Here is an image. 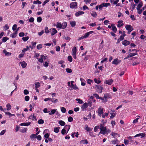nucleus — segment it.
<instances>
[{
  "mask_svg": "<svg viewBox=\"0 0 146 146\" xmlns=\"http://www.w3.org/2000/svg\"><path fill=\"white\" fill-rule=\"evenodd\" d=\"M29 38L28 36H25L23 37L22 39L24 41H26L28 40Z\"/></svg>",
  "mask_w": 146,
  "mask_h": 146,
  "instance_id": "49",
  "label": "nucleus"
},
{
  "mask_svg": "<svg viewBox=\"0 0 146 146\" xmlns=\"http://www.w3.org/2000/svg\"><path fill=\"white\" fill-rule=\"evenodd\" d=\"M111 135L114 138H116L120 137V135L116 133L112 132Z\"/></svg>",
  "mask_w": 146,
  "mask_h": 146,
  "instance_id": "15",
  "label": "nucleus"
},
{
  "mask_svg": "<svg viewBox=\"0 0 146 146\" xmlns=\"http://www.w3.org/2000/svg\"><path fill=\"white\" fill-rule=\"evenodd\" d=\"M35 88H38L40 86V83L39 82H35Z\"/></svg>",
  "mask_w": 146,
  "mask_h": 146,
  "instance_id": "34",
  "label": "nucleus"
},
{
  "mask_svg": "<svg viewBox=\"0 0 146 146\" xmlns=\"http://www.w3.org/2000/svg\"><path fill=\"white\" fill-rule=\"evenodd\" d=\"M51 101L54 103H55L58 102V100L57 99H55L54 98H53L51 99Z\"/></svg>",
  "mask_w": 146,
  "mask_h": 146,
  "instance_id": "59",
  "label": "nucleus"
},
{
  "mask_svg": "<svg viewBox=\"0 0 146 146\" xmlns=\"http://www.w3.org/2000/svg\"><path fill=\"white\" fill-rule=\"evenodd\" d=\"M5 114L8 115L10 116V117L12 116H15V115L14 114H12L9 112H5Z\"/></svg>",
  "mask_w": 146,
  "mask_h": 146,
  "instance_id": "46",
  "label": "nucleus"
},
{
  "mask_svg": "<svg viewBox=\"0 0 146 146\" xmlns=\"http://www.w3.org/2000/svg\"><path fill=\"white\" fill-rule=\"evenodd\" d=\"M27 129L26 128H24L23 129H21L20 130V131L22 133H25L27 131Z\"/></svg>",
  "mask_w": 146,
  "mask_h": 146,
  "instance_id": "39",
  "label": "nucleus"
},
{
  "mask_svg": "<svg viewBox=\"0 0 146 146\" xmlns=\"http://www.w3.org/2000/svg\"><path fill=\"white\" fill-rule=\"evenodd\" d=\"M70 127V125H66L65 126L64 128L66 130H67V133L68 132Z\"/></svg>",
  "mask_w": 146,
  "mask_h": 146,
  "instance_id": "25",
  "label": "nucleus"
},
{
  "mask_svg": "<svg viewBox=\"0 0 146 146\" xmlns=\"http://www.w3.org/2000/svg\"><path fill=\"white\" fill-rule=\"evenodd\" d=\"M46 58V56H44L43 55H42L40 56V58H38V61L39 62L42 63L43 60H45Z\"/></svg>",
  "mask_w": 146,
  "mask_h": 146,
  "instance_id": "6",
  "label": "nucleus"
},
{
  "mask_svg": "<svg viewBox=\"0 0 146 146\" xmlns=\"http://www.w3.org/2000/svg\"><path fill=\"white\" fill-rule=\"evenodd\" d=\"M19 64L21 65L23 68H25L27 66V63L24 61L20 62Z\"/></svg>",
  "mask_w": 146,
  "mask_h": 146,
  "instance_id": "9",
  "label": "nucleus"
},
{
  "mask_svg": "<svg viewBox=\"0 0 146 146\" xmlns=\"http://www.w3.org/2000/svg\"><path fill=\"white\" fill-rule=\"evenodd\" d=\"M38 123L39 124H43L44 123V121L42 119H40L39 120H38Z\"/></svg>",
  "mask_w": 146,
  "mask_h": 146,
  "instance_id": "53",
  "label": "nucleus"
},
{
  "mask_svg": "<svg viewBox=\"0 0 146 146\" xmlns=\"http://www.w3.org/2000/svg\"><path fill=\"white\" fill-rule=\"evenodd\" d=\"M73 120V118L72 117L70 116L68 118V121L71 122Z\"/></svg>",
  "mask_w": 146,
  "mask_h": 146,
  "instance_id": "64",
  "label": "nucleus"
},
{
  "mask_svg": "<svg viewBox=\"0 0 146 146\" xmlns=\"http://www.w3.org/2000/svg\"><path fill=\"white\" fill-rule=\"evenodd\" d=\"M29 119H32L33 120H36V117L34 115V114L31 115L29 116Z\"/></svg>",
  "mask_w": 146,
  "mask_h": 146,
  "instance_id": "23",
  "label": "nucleus"
},
{
  "mask_svg": "<svg viewBox=\"0 0 146 146\" xmlns=\"http://www.w3.org/2000/svg\"><path fill=\"white\" fill-rule=\"evenodd\" d=\"M64 62V61L63 60H61L58 62V64H61V67H62L63 68H64L65 67V65L63 63Z\"/></svg>",
  "mask_w": 146,
  "mask_h": 146,
  "instance_id": "31",
  "label": "nucleus"
},
{
  "mask_svg": "<svg viewBox=\"0 0 146 146\" xmlns=\"http://www.w3.org/2000/svg\"><path fill=\"white\" fill-rule=\"evenodd\" d=\"M71 86L72 88V89H74L75 90H78V88L76 86V85H74L73 84L72 85H71Z\"/></svg>",
  "mask_w": 146,
  "mask_h": 146,
  "instance_id": "48",
  "label": "nucleus"
},
{
  "mask_svg": "<svg viewBox=\"0 0 146 146\" xmlns=\"http://www.w3.org/2000/svg\"><path fill=\"white\" fill-rule=\"evenodd\" d=\"M98 115L100 116H101V115L103 114V109L101 107L99 108L98 110Z\"/></svg>",
  "mask_w": 146,
  "mask_h": 146,
  "instance_id": "11",
  "label": "nucleus"
},
{
  "mask_svg": "<svg viewBox=\"0 0 146 146\" xmlns=\"http://www.w3.org/2000/svg\"><path fill=\"white\" fill-rule=\"evenodd\" d=\"M17 31H15V32L11 34L10 36L12 38H15L17 36Z\"/></svg>",
  "mask_w": 146,
  "mask_h": 146,
  "instance_id": "27",
  "label": "nucleus"
},
{
  "mask_svg": "<svg viewBox=\"0 0 146 146\" xmlns=\"http://www.w3.org/2000/svg\"><path fill=\"white\" fill-rule=\"evenodd\" d=\"M110 114L111 116L110 117V119H111L115 117V115L116 114V113H111Z\"/></svg>",
  "mask_w": 146,
  "mask_h": 146,
  "instance_id": "41",
  "label": "nucleus"
},
{
  "mask_svg": "<svg viewBox=\"0 0 146 146\" xmlns=\"http://www.w3.org/2000/svg\"><path fill=\"white\" fill-rule=\"evenodd\" d=\"M102 4L103 5V7H107L108 6H110V4L109 3H103Z\"/></svg>",
  "mask_w": 146,
  "mask_h": 146,
  "instance_id": "37",
  "label": "nucleus"
},
{
  "mask_svg": "<svg viewBox=\"0 0 146 146\" xmlns=\"http://www.w3.org/2000/svg\"><path fill=\"white\" fill-rule=\"evenodd\" d=\"M70 23L71 26L74 27L76 25V22L75 21H70Z\"/></svg>",
  "mask_w": 146,
  "mask_h": 146,
  "instance_id": "36",
  "label": "nucleus"
},
{
  "mask_svg": "<svg viewBox=\"0 0 146 146\" xmlns=\"http://www.w3.org/2000/svg\"><path fill=\"white\" fill-rule=\"evenodd\" d=\"M6 106L7 108V111L10 110L11 108V106L9 103H8L6 105Z\"/></svg>",
  "mask_w": 146,
  "mask_h": 146,
  "instance_id": "30",
  "label": "nucleus"
},
{
  "mask_svg": "<svg viewBox=\"0 0 146 146\" xmlns=\"http://www.w3.org/2000/svg\"><path fill=\"white\" fill-rule=\"evenodd\" d=\"M54 26H56L57 28L64 29L66 28L67 25V23L66 22H63L62 24L60 23L57 22L56 25L54 24Z\"/></svg>",
  "mask_w": 146,
  "mask_h": 146,
  "instance_id": "2",
  "label": "nucleus"
},
{
  "mask_svg": "<svg viewBox=\"0 0 146 146\" xmlns=\"http://www.w3.org/2000/svg\"><path fill=\"white\" fill-rule=\"evenodd\" d=\"M61 110L63 113H65L66 111V108L64 107H62L61 108Z\"/></svg>",
  "mask_w": 146,
  "mask_h": 146,
  "instance_id": "47",
  "label": "nucleus"
},
{
  "mask_svg": "<svg viewBox=\"0 0 146 146\" xmlns=\"http://www.w3.org/2000/svg\"><path fill=\"white\" fill-rule=\"evenodd\" d=\"M84 12L82 11H79L76 12L75 14V16L76 17H78L80 15L83 14Z\"/></svg>",
  "mask_w": 146,
  "mask_h": 146,
  "instance_id": "16",
  "label": "nucleus"
},
{
  "mask_svg": "<svg viewBox=\"0 0 146 146\" xmlns=\"http://www.w3.org/2000/svg\"><path fill=\"white\" fill-rule=\"evenodd\" d=\"M56 111H57V110L56 109H54L52 110L49 113V114L50 115H51L54 114Z\"/></svg>",
  "mask_w": 146,
  "mask_h": 146,
  "instance_id": "28",
  "label": "nucleus"
},
{
  "mask_svg": "<svg viewBox=\"0 0 146 146\" xmlns=\"http://www.w3.org/2000/svg\"><path fill=\"white\" fill-rule=\"evenodd\" d=\"M106 121L104 123L100 124V131L99 133V135L100 134H102L103 135H105V133L107 130V127L106 126H105L104 123H106Z\"/></svg>",
  "mask_w": 146,
  "mask_h": 146,
  "instance_id": "1",
  "label": "nucleus"
},
{
  "mask_svg": "<svg viewBox=\"0 0 146 146\" xmlns=\"http://www.w3.org/2000/svg\"><path fill=\"white\" fill-rule=\"evenodd\" d=\"M31 124L30 122H28L27 123H22L20 124L21 126H27Z\"/></svg>",
  "mask_w": 146,
  "mask_h": 146,
  "instance_id": "22",
  "label": "nucleus"
},
{
  "mask_svg": "<svg viewBox=\"0 0 146 146\" xmlns=\"http://www.w3.org/2000/svg\"><path fill=\"white\" fill-rule=\"evenodd\" d=\"M95 88L98 93H101L102 92L103 89L102 87L96 85Z\"/></svg>",
  "mask_w": 146,
  "mask_h": 146,
  "instance_id": "4",
  "label": "nucleus"
},
{
  "mask_svg": "<svg viewBox=\"0 0 146 146\" xmlns=\"http://www.w3.org/2000/svg\"><path fill=\"white\" fill-rule=\"evenodd\" d=\"M66 132V130L65 129L64 127L63 129H62L61 131V133L62 134L64 135L65 134Z\"/></svg>",
  "mask_w": 146,
  "mask_h": 146,
  "instance_id": "52",
  "label": "nucleus"
},
{
  "mask_svg": "<svg viewBox=\"0 0 146 146\" xmlns=\"http://www.w3.org/2000/svg\"><path fill=\"white\" fill-rule=\"evenodd\" d=\"M137 9V13L139 14H141V13H142V11H143L141 9Z\"/></svg>",
  "mask_w": 146,
  "mask_h": 146,
  "instance_id": "60",
  "label": "nucleus"
},
{
  "mask_svg": "<svg viewBox=\"0 0 146 146\" xmlns=\"http://www.w3.org/2000/svg\"><path fill=\"white\" fill-rule=\"evenodd\" d=\"M91 15L94 17H96L97 15V14L95 11H93L91 13Z\"/></svg>",
  "mask_w": 146,
  "mask_h": 146,
  "instance_id": "38",
  "label": "nucleus"
},
{
  "mask_svg": "<svg viewBox=\"0 0 146 146\" xmlns=\"http://www.w3.org/2000/svg\"><path fill=\"white\" fill-rule=\"evenodd\" d=\"M60 129V127H54V132L56 133H58Z\"/></svg>",
  "mask_w": 146,
  "mask_h": 146,
  "instance_id": "21",
  "label": "nucleus"
},
{
  "mask_svg": "<svg viewBox=\"0 0 146 146\" xmlns=\"http://www.w3.org/2000/svg\"><path fill=\"white\" fill-rule=\"evenodd\" d=\"M113 82V80L112 79H110L105 80L104 83L109 85H111Z\"/></svg>",
  "mask_w": 146,
  "mask_h": 146,
  "instance_id": "8",
  "label": "nucleus"
},
{
  "mask_svg": "<svg viewBox=\"0 0 146 146\" xmlns=\"http://www.w3.org/2000/svg\"><path fill=\"white\" fill-rule=\"evenodd\" d=\"M125 28L127 31L130 30H133V28L132 26L130 25H126L125 26Z\"/></svg>",
  "mask_w": 146,
  "mask_h": 146,
  "instance_id": "13",
  "label": "nucleus"
},
{
  "mask_svg": "<svg viewBox=\"0 0 146 146\" xmlns=\"http://www.w3.org/2000/svg\"><path fill=\"white\" fill-rule=\"evenodd\" d=\"M41 3H42L39 0L34 1L33 2V3L35 4H40Z\"/></svg>",
  "mask_w": 146,
  "mask_h": 146,
  "instance_id": "45",
  "label": "nucleus"
},
{
  "mask_svg": "<svg viewBox=\"0 0 146 146\" xmlns=\"http://www.w3.org/2000/svg\"><path fill=\"white\" fill-rule=\"evenodd\" d=\"M120 62V61L117 58L115 59L112 62L113 64L116 65L118 64Z\"/></svg>",
  "mask_w": 146,
  "mask_h": 146,
  "instance_id": "10",
  "label": "nucleus"
},
{
  "mask_svg": "<svg viewBox=\"0 0 146 146\" xmlns=\"http://www.w3.org/2000/svg\"><path fill=\"white\" fill-rule=\"evenodd\" d=\"M8 39V38L7 36L3 37L2 39V41L3 42H6L7 40Z\"/></svg>",
  "mask_w": 146,
  "mask_h": 146,
  "instance_id": "51",
  "label": "nucleus"
},
{
  "mask_svg": "<svg viewBox=\"0 0 146 146\" xmlns=\"http://www.w3.org/2000/svg\"><path fill=\"white\" fill-rule=\"evenodd\" d=\"M3 52L5 54V55L7 56H9L11 54V53H10L9 52H7L6 50L5 49L3 50Z\"/></svg>",
  "mask_w": 146,
  "mask_h": 146,
  "instance_id": "24",
  "label": "nucleus"
},
{
  "mask_svg": "<svg viewBox=\"0 0 146 146\" xmlns=\"http://www.w3.org/2000/svg\"><path fill=\"white\" fill-rule=\"evenodd\" d=\"M80 143L83 144H87L88 143V141L86 139H85L84 140H82L80 141Z\"/></svg>",
  "mask_w": 146,
  "mask_h": 146,
  "instance_id": "33",
  "label": "nucleus"
},
{
  "mask_svg": "<svg viewBox=\"0 0 146 146\" xmlns=\"http://www.w3.org/2000/svg\"><path fill=\"white\" fill-rule=\"evenodd\" d=\"M117 23L118 24L117 25V26L118 27H120L123 25V21L122 20L119 21L117 22Z\"/></svg>",
  "mask_w": 146,
  "mask_h": 146,
  "instance_id": "17",
  "label": "nucleus"
},
{
  "mask_svg": "<svg viewBox=\"0 0 146 146\" xmlns=\"http://www.w3.org/2000/svg\"><path fill=\"white\" fill-rule=\"evenodd\" d=\"M50 31L51 32V36H53L57 33V31L55 29L52 28L50 29Z\"/></svg>",
  "mask_w": 146,
  "mask_h": 146,
  "instance_id": "5",
  "label": "nucleus"
},
{
  "mask_svg": "<svg viewBox=\"0 0 146 146\" xmlns=\"http://www.w3.org/2000/svg\"><path fill=\"white\" fill-rule=\"evenodd\" d=\"M125 34H123L120 36L119 38L121 40H123L124 39V37L125 36Z\"/></svg>",
  "mask_w": 146,
  "mask_h": 146,
  "instance_id": "44",
  "label": "nucleus"
},
{
  "mask_svg": "<svg viewBox=\"0 0 146 146\" xmlns=\"http://www.w3.org/2000/svg\"><path fill=\"white\" fill-rule=\"evenodd\" d=\"M108 113H105L104 114H102V117L103 118H105L106 117H107L108 116Z\"/></svg>",
  "mask_w": 146,
  "mask_h": 146,
  "instance_id": "57",
  "label": "nucleus"
},
{
  "mask_svg": "<svg viewBox=\"0 0 146 146\" xmlns=\"http://www.w3.org/2000/svg\"><path fill=\"white\" fill-rule=\"evenodd\" d=\"M77 6V3L76 2H72L70 5V7L72 9L76 7Z\"/></svg>",
  "mask_w": 146,
  "mask_h": 146,
  "instance_id": "7",
  "label": "nucleus"
},
{
  "mask_svg": "<svg viewBox=\"0 0 146 146\" xmlns=\"http://www.w3.org/2000/svg\"><path fill=\"white\" fill-rule=\"evenodd\" d=\"M76 100L78 101V103L79 104H82L83 103V101L81 100L80 99L76 98Z\"/></svg>",
  "mask_w": 146,
  "mask_h": 146,
  "instance_id": "35",
  "label": "nucleus"
},
{
  "mask_svg": "<svg viewBox=\"0 0 146 146\" xmlns=\"http://www.w3.org/2000/svg\"><path fill=\"white\" fill-rule=\"evenodd\" d=\"M42 48V45L41 44H39L37 46V49L39 50Z\"/></svg>",
  "mask_w": 146,
  "mask_h": 146,
  "instance_id": "56",
  "label": "nucleus"
},
{
  "mask_svg": "<svg viewBox=\"0 0 146 146\" xmlns=\"http://www.w3.org/2000/svg\"><path fill=\"white\" fill-rule=\"evenodd\" d=\"M143 3L141 1L139 2V3L137 5V9H140V8L143 6Z\"/></svg>",
  "mask_w": 146,
  "mask_h": 146,
  "instance_id": "26",
  "label": "nucleus"
},
{
  "mask_svg": "<svg viewBox=\"0 0 146 146\" xmlns=\"http://www.w3.org/2000/svg\"><path fill=\"white\" fill-rule=\"evenodd\" d=\"M111 124L113 127H114V125H115V123L114 121L112 120L111 121Z\"/></svg>",
  "mask_w": 146,
  "mask_h": 146,
  "instance_id": "61",
  "label": "nucleus"
},
{
  "mask_svg": "<svg viewBox=\"0 0 146 146\" xmlns=\"http://www.w3.org/2000/svg\"><path fill=\"white\" fill-rule=\"evenodd\" d=\"M100 128L99 126H96L94 128V131L96 132L97 131L98 129Z\"/></svg>",
  "mask_w": 146,
  "mask_h": 146,
  "instance_id": "58",
  "label": "nucleus"
},
{
  "mask_svg": "<svg viewBox=\"0 0 146 146\" xmlns=\"http://www.w3.org/2000/svg\"><path fill=\"white\" fill-rule=\"evenodd\" d=\"M66 72L68 73H71L72 72V71L71 69L69 68H67L66 69Z\"/></svg>",
  "mask_w": 146,
  "mask_h": 146,
  "instance_id": "63",
  "label": "nucleus"
},
{
  "mask_svg": "<svg viewBox=\"0 0 146 146\" xmlns=\"http://www.w3.org/2000/svg\"><path fill=\"white\" fill-rule=\"evenodd\" d=\"M109 96V94L107 93L104 95V98L105 99L107 100V99L110 98Z\"/></svg>",
  "mask_w": 146,
  "mask_h": 146,
  "instance_id": "40",
  "label": "nucleus"
},
{
  "mask_svg": "<svg viewBox=\"0 0 146 146\" xmlns=\"http://www.w3.org/2000/svg\"><path fill=\"white\" fill-rule=\"evenodd\" d=\"M111 26L112 27V31L114 32V33H116L117 31V29L114 25L113 24H111Z\"/></svg>",
  "mask_w": 146,
  "mask_h": 146,
  "instance_id": "20",
  "label": "nucleus"
},
{
  "mask_svg": "<svg viewBox=\"0 0 146 146\" xmlns=\"http://www.w3.org/2000/svg\"><path fill=\"white\" fill-rule=\"evenodd\" d=\"M36 134H33L31 135L30 136V137L32 139L34 138H36Z\"/></svg>",
  "mask_w": 146,
  "mask_h": 146,
  "instance_id": "54",
  "label": "nucleus"
},
{
  "mask_svg": "<svg viewBox=\"0 0 146 146\" xmlns=\"http://www.w3.org/2000/svg\"><path fill=\"white\" fill-rule=\"evenodd\" d=\"M68 60L70 62H72V57L70 56H68Z\"/></svg>",
  "mask_w": 146,
  "mask_h": 146,
  "instance_id": "55",
  "label": "nucleus"
},
{
  "mask_svg": "<svg viewBox=\"0 0 146 146\" xmlns=\"http://www.w3.org/2000/svg\"><path fill=\"white\" fill-rule=\"evenodd\" d=\"M42 21V19L41 17H38L37 18V21L38 23H40Z\"/></svg>",
  "mask_w": 146,
  "mask_h": 146,
  "instance_id": "50",
  "label": "nucleus"
},
{
  "mask_svg": "<svg viewBox=\"0 0 146 146\" xmlns=\"http://www.w3.org/2000/svg\"><path fill=\"white\" fill-rule=\"evenodd\" d=\"M58 123L60 125L62 126H64L65 124V122L62 120L59 121Z\"/></svg>",
  "mask_w": 146,
  "mask_h": 146,
  "instance_id": "32",
  "label": "nucleus"
},
{
  "mask_svg": "<svg viewBox=\"0 0 146 146\" xmlns=\"http://www.w3.org/2000/svg\"><path fill=\"white\" fill-rule=\"evenodd\" d=\"M88 104L87 103H85L82 107V110H85L87 108Z\"/></svg>",
  "mask_w": 146,
  "mask_h": 146,
  "instance_id": "14",
  "label": "nucleus"
},
{
  "mask_svg": "<svg viewBox=\"0 0 146 146\" xmlns=\"http://www.w3.org/2000/svg\"><path fill=\"white\" fill-rule=\"evenodd\" d=\"M130 42L127 40H124L122 41V44L125 46H127L130 44Z\"/></svg>",
  "mask_w": 146,
  "mask_h": 146,
  "instance_id": "12",
  "label": "nucleus"
},
{
  "mask_svg": "<svg viewBox=\"0 0 146 146\" xmlns=\"http://www.w3.org/2000/svg\"><path fill=\"white\" fill-rule=\"evenodd\" d=\"M9 27L7 24H6L4 27L3 29L5 31H6L9 29Z\"/></svg>",
  "mask_w": 146,
  "mask_h": 146,
  "instance_id": "43",
  "label": "nucleus"
},
{
  "mask_svg": "<svg viewBox=\"0 0 146 146\" xmlns=\"http://www.w3.org/2000/svg\"><path fill=\"white\" fill-rule=\"evenodd\" d=\"M85 128L87 131H90L92 130V129H91L90 127H88V125H85Z\"/></svg>",
  "mask_w": 146,
  "mask_h": 146,
  "instance_id": "42",
  "label": "nucleus"
},
{
  "mask_svg": "<svg viewBox=\"0 0 146 146\" xmlns=\"http://www.w3.org/2000/svg\"><path fill=\"white\" fill-rule=\"evenodd\" d=\"M94 32L92 31L86 33L84 35V37H85V38H87L89 36L90 34H92Z\"/></svg>",
  "mask_w": 146,
  "mask_h": 146,
  "instance_id": "18",
  "label": "nucleus"
},
{
  "mask_svg": "<svg viewBox=\"0 0 146 146\" xmlns=\"http://www.w3.org/2000/svg\"><path fill=\"white\" fill-rule=\"evenodd\" d=\"M119 141L118 139H115L111 141V143L115 145L119 143Z\"/></svg>",
  "mask_w": 146,
  "mask_h": 146,
  "instance_id": "19",
  "label": "nucleus"
},
{
  "mask_svg": "<svg viewBox=\"0 0 146 146\" xmlns=\"http://www.w3.org/2000/svg\"><path fill=\"white\" fill-rule=\"evenodd\" d=\"M6 131V129H4L2 130L0 133V135H3Z\"/></svg>",
  "mask_w": 146,
  "mask_h": 146,
  "instance_id": "62",
  "label": "nucleus"
},
{
  "mask_svg": "<svg viewBox=\"0 0 146 146\" xmlns=\"http://www.w3.org/2000/svg\"><path fill=\"white\" fill-rule=\"evenodd\" d=\"M77 51L76 48L75 46H74L72 49V55L73 58L75 59H76V53Z\"/></svg>",
  "mask_w": 146,
  "mask_h": 146,
  "instance_id": "3",
  "label": "nucleus"
},
{
  "mask_svg": "<svg viewBox=\"0 0 146 146\" xmlns=\"http://www.w3.org/2000/svg\"><path fill=\"white\" fill-rule=\"evenodd\" d=\"M80 80L81 81V85L82 86H85L86 84L85 83V81L82 78H80Z\"/></svg>",
  "mask_w": 146,
  "mask_h": 146,
  "instance_id": "29",
  "label": "nucleus"
}]
</instances>
